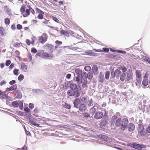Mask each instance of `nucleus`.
I'll list each match as a JSON object with an SVG mask.
<instances>
[{"instance_id":"obj_1","label":"nucleus","mask_w":150,"mask_h":150,"mask_svg":"<svg viewBox=\"0 0 150 150\" xmlns=\"http://www.w3.org/2000/svg\"><path fill=\"white\" fill-rule=\"evenodd\" d=\"M20 11L23 13V16L26 17L30 15L31 12L34 15L35 14L34 10L29 5L27 4L23 5L20 9Z\"/></svg>"},{"instance_id":"obj_2","label":"nucleus","mask_w":150,"mask_h":150,"mask_svg":"<svg viewBox=\"0 0 150 150\" xmlns=\"http://www.w3.org/2000/svg\"><path fill=\"white\" fill-rule=\"evenodd\" d=\"M129 121L127 118H124L121 120V118H118L115 122V125L117 127H120L121 130L124 131L127 127Z\"/></svg>"},{"instance_id":"obj_3","label":"nucleus","mask_w":150,"mask_h":150,"mask_svg":"<svg viewBox=\"0 0 150 150\" xmlns=\"http://www.w3.org/2000/svg\"><path fill=\"white\" fill-rule=\"evenodd\" d=\"M36 56H38L43 59H52L54 58V55L52 53H48L42 51L38 52L36 54Z\"/></svg>"},{"instance_id":"obj_4","label":"nucleus","mask_w":150,"mask_h":150,"mask_svg":"<svg viewBox=\"0 0 150 150\" xmlns=\"http://www.w3.org/2000/svg\"><path fill=\"white\" fill-rule=\"evenodd\" d=\"M81 83H82V86L83 87H86L87 85L88 82L87 79L86 73L85 72L82 73L81 79Z\"/></svg>"},{"instance_id":"obj_5","label":"nucleus","mask_w":150,"mask_h":150,"mask_svg":"<svg viewBox=\"0 0 150 150\" xmlns=\"http://www.w3.org/2000/svg\"><path fill=\"white\" fill-rule=\"evenodd\" d=\"M130 146L132 147L140 150H142V148L144 149L146 147L145 146L143 145L136 143L130 144Z\"/></svg>"},{"instance_id":"obj_6","label":"nucleus","mask_w":150,"mask_h":150,"mask_svg":"<svg viewBox=\"0 0 150 150\" xmlns=\"http://www.w3.org/2000/svg\"><path fill=\"white\" fill-rule=\"evenodd\" d=\"M35 10L36 13L39 14L37 16V18L39 19H43L45 13L38 8H36Z\"/></svg>"},{"instance_id":"obj_7","label":"nucleus","mask_w":150,"mask_h":150,"mask_svg":"<svg viewBox=\"0 0 150 150\" xmlns=\"http://www.w3.org/2000/svg\"><path fill=\"white\" fill-rule=\"evenodd\" d=\"M47 40V37L45 34H43L40 37H39L38 41L42 44L44 43Z\"/></svg>"},{"instance_id":"obj_8","label":"nucleus","mask_w":150,"mask_h":150,"mask_svg":"<svg viewBox=\"0 0 150 150\" xmlns=\"http://www.w3.org/2000/svg\"><path fill=\"white\" fill-rule=\"evenodd\" d=\"M121 74V72L118 69L115 70L114 72H111V76L112 77H114L116 76L117 78H118Z\"/></svg>"},{"instance_id":"obj_9","label":"nucleus","mask_w":150,"mask_h":150,"mask_svg":"<svg viewBox=\"0 0 150 150\" xmlns=\"http://www.w3.org/2000/svg\"><path fill=\"white\" fill-rule=\"evenodd\" d=\"M132 75L133 73L132 70L130 69L128 70L127 71V76L126 81H129L131 79H132Z\"/></svg>"},{"instance_id":"obj_10","label":"nucleus","mask_w":150,"mask_h":150,"mask_svg":"<svg viewBox=\"0 0 150 150\" xmlns=\"http://www.w3.org/2000/svg\"><path fill=\"white\" fill-rule=\"evenodd\" d=\"M103 115V113L102 112L98 111L95 113L94 117L96 119H99L102 117Z\"/></svg>"},{"instance_id":"obj_11","label":"nucleus","mask_w":150,"mask_h":150,"mask_svg":"<svg viewBox=\"0 0 150 150\" xmlns=\"http://www.w3.org/2000/svg\"><path fill=\"white\" fill-rule=\"evenodd\" d=\"M135 127L134 124L130 123L127 126L128 130L129 132H132L135 129Z\"/></svg>"},{"instance_id":"obj_12","label":"nucleus","mask_w":150,"mask_h":150,"mask_svg":"<svg viewBox=\"0 0 150 150\" xmlns=\"http://www.w3.org/2000/svg\"><path fill=\"white\" fill-rule=\"evenodd\" d=\"M8 97L7 95L6 94V91H3L0 90V98L4 99L7 98Z\"/></svg>"},{"instance_id":"obj_13","label":"nucleus","mask_w":150,"mask_h":150,"mask_svg":"<svg viewBox=\"0 0 150 150\" xmlns=\"http://www.w3.org/2000/svg\"><path fill=\"white\" fill-rule=\"evenodd\" d=\"M108 123V121L106 120H104L102 121L100 123L99 125L101 128H104Z\"/></svg>"},{"instance_id":"obj_14","label":"nucleus","mask_w":150,"mask_h":150,"mask_svg":"<svg viewBox=\"0 0 150 150\" xmlns=\"http://www.w3.org/2000/svg\"><path fill=\"white\" fill-rule=\"evenodd\" d=\"M45 47L47 48L48 50L50 51V52L52 53L54 50V46L51 44H46L45 45Z\"/></svg>"},{"instance_id":"obj_15","label":"nucleus","mask_w":150,"mask_h":150,"mask_svg":"<svg viewBox=\"0 0 150 150\" xmlns=\"http://www.w3.org/2000/svg\"><path fill=\"white\" fill-rule=\"evenodd\" d=\"M136 75L137 77L138 78V79H137V80L138 81H139V82H141V80L140 79V78L141 76V73L140 71L137 70L136 71Z\"/></svg>"},{"instance_id":"obj_16","label":"nucleus","mask_w":150,"mask_h":150,"mask_svg":"<svg viewBox=\"0 0 150 150\" xmlns=\"http://www.w3.org/2000/svg\"><path fill=\"white\" fill-rule=\"evenodd\" d=\"M80 100L77 98L76 99L74 102V106L75 107L78 108L79 106V105L80 104Z\"/></svg>"},{"instance_id":"obj_17","label":"nucleus","mask_w":150,"mask_h":150,"mask_svg":"<svg viewBox=\"0 0 150 150\" xmlns=\"http://www.w3.org/2000/svg\"><path fill=\"white\" fill-rule=\"evenodd\" d=\"M103 50H102L101 49H98L96 50L93 49V50H95L96 52H108L109 51V49L107 48L106 47H104L103 48Z\"/></svg>"},{"instance_id":"obj_18","label":"nucleus","mask_w":150,"mask_h":150,"mask_svg":"<svg viewBox=\"0 0 150 150\" xmlns=\"http://www.w3.org/2000/svg\"><path fill=\"white\" fill-rule=\"evenodd\" d=\"M21 69L23 71H25L27 70L28 69L27 65L24 63H22L21 64Z\"/></svg>"},{"instance_id":"obj_19","label":"nucleus","mask_w":150,"mask_h":150,"mask_svg":"<svg viewBox=\"0 0 150 150\" xmlns=\"http://www.w3.org/2000/svg\"><path fill=\"white\" fill-rule=\"evenodd\" d=\"M79 110L81 111H83L86 109L85 104L80 103L79 105Z\"/></svg>"},{"instance_id":"obj_20","label":"nucleus","mask_w":150,"mask_h":150,"mask_svg":"<svg viewBox=\"0 0 150 150\" xmlns=\"http://www.w3.org/2000/svg\"><path fill=\"white\" fill-rule=\"evenodd\" d=\"M29 122L31 124H32L34 125H35V126H36L38 127L40 126L39 124L36 123V120L35 119H30L29 120Z\"/></svg>"},{"instance_id":"obj_21","label":"nucleus","mask_w":150,"mask_h":150,"mask_svg":"<svg viewBox=\"0 0 150 150\" xmlns=\"http://www.w3.org/2000/svg\"><path fill=\"white\" fill-rule=\"evenodd\" d=\"M74 79H75L76 81L78 84L80 85L81 83V79L80 76L75 77Z\"/></svg>"},{"instance_id":"obj_22","label":"nucleus","mask_w":150,"mask_h":150,"mask_svg":"<svg viewBox=\"0 0 150 150\" xmlns=\"http://www.w3.org/2000/svg\"><path fill=\"white\" fill-rule=\"evenodd\" d=\"M75 71L76 72V73L79 76H80L81 75H82V70L81 69H79V68H78V69H76L75 70Z\"/></svg>"},{"instance_id":"obj_23","label":"nucleus","mask_w":150,"mask_h":150,"mask_svg":"<svg viewBox=\"0 0 150 150\" xmlns=\"http://www.w3.org/2000/svg\"><path fill=\"white\" fill-rule=\"evenodd\" d=\"M67 94L70 96H74V91L73 90H69L67 91Z\"/></svg>"},{"instance_id":"obj_24","label":"nucleus","mask_w":150,"mask_h":150,"mask_svg":"<svg viewBox=\"0 0 150 150\" xmlns=\"http://www.w3.org/2000/svg\"><path fill=\"white\" fill-rule=\"evenodd\" d=\"M126 76V75L125 73L124 72L122 73L120 77V80L121 81H124L125 79V78Z\"/></svg>"},{"instance_id":"obj_25","label":"nucleus","mask_w":150,"mask_h":150,"mask_svg":"<svg viewBox=\"0 0 150 150\" xmlns=\"http://www.w3.org/2000/svg\"><path fill=\"white\" fill-rule=\"evenodd\" d=\"M118 69L120 70H122L123 72L126 71L127 70L126 68L124 66H120L118 67Z\"/></svg>"},{"instance_id":"obj_26","label":"nucleus","mask_w":150,"mask_h":150,"mask_svg":"<svg viewBox=\"0 0 150 150\" xmlns=\"http://www.w3.org/2000/svg\"><path fill=\"white\" fill-rule=\"evenodd\" d=\"M87 100V98L86 97H83L80 100V103L86 104V102Z\"/></svg>"},{"instance_id":"obj_27","label":"nucleus","mask_w":150,"mask_h":150,"mask_svg":"<svg viewBox=\"0 0 150 150\" xmlns=\"http://www.w3.org/2000/svg\"><path fill=\"white\" fill-rule=\"evenodd\" d=\"M0 33L2 35H4L5 34L4 32V29L2 26L0 27Z\"/></svg>"},{"instance_id":"obj_28","label":"nucleus","mask_w":150,"mask_h":150,"mask_svg":"<svg viewBox=\"0 0 150 150\" xmlns=\"http://www.w3.org/2000/svg\"><path fill=\"white\" fill-rule=\"evenodd\" d=\"M144 126L142 124H139L138 126V130L139 132L144 130Z\"/></svg>"},{"instance_id":"obj_29","label":"nucleus","mask_w":150,"mask_h":150,"mask_svg":"<svg viewBox=\"0 0 150 150\" xmlns=\"http://www.w3.org/2000/svg\"><path fill=\"white\" fill-rule=\"evenodd\" d=\"M148 83V80L147 79H144L142 81V83L143 85L145 86H146Z\"/></svg>"},{"instance_id":"obj_30","label":"nucleus","mask_w":150,"mask_h":150,"mask_svg":"<svg viewBox=\"0 0 150 150\" xmlns=\"http://www.w3.org/2000/svg\"><path fill=\"white\" fill-rule=\"evenodd\" d=\"M12 105L14 107H17L19 106V103L16 101H14L12 103Z\"/></svg>"},{"instance_id":"obj_31","label":"nucleus","mask_w":150,"mask_h":150,"mask_svg":"<svg viewBox=\"0 0 150 150\" xmlns=\"http://www.w3.org/2000/svg\"><path fill=\"white\" fill-rule=\"evenodd\" d=\"M4 23L6 25H9L10 23V20L8 18H6L4 19Z\"/></svg>"},{"instance_id":"obj_32","label":"nucleus","mask_w":150,"mask_h":150,"mask_svg":"<svg viewBox=\"0 0 150 150\" xmlns=\"http://www.w3.org/2000/svg\"><path fill=\"white\" fill-rule=\"evenodd\" d=\"M74 96L76 98L79 97L80 96V93L79 91H74Z\"/></svg>"},{"instance_id":"obj_33","label":"nucleus","mask_w":150,"mask_h":150,"mask_svg":"<svg viewBox=\"0 0 150 150\" xmlns=\"http://www.w3.org/2000/svg\"><path fill=\"white\" fill-rule=\"evenodd\" d=\"M70 86L72 90L75 89L77 87V85L75 84L72 83L70 84Z\"/></svg>"},{"instance_id":"obj_34","label":"nucleus","mask_w":150,"mask_h":150,"mask_svg":"<svg viewBox=\"0 0 150 150\" xmlns=\"http://www.w3.org/2000/svg\"><path fill=\"white\" fill-rule=\"evenodd\" d=\"M92 78L93 74L90 72L88 73L87 75V78H88V79H91Z\"/></svg>"},{"instance_id":"obj_35","label":"nucleus","mask_w":150,"mask_h":150,"mask_svg":"<svg viewBox=\"0 0 150 150\" xmlns=\"http://www.w3.org/2000/svg\"><path fill=\"white\" fill-rule=\"evenodd\" d=\"M61 33L66 36L69 35V33L68 31H65L64 30H62L61 32Z\"/></svg>"},{"instance_id":"obj_36","label":"nucleus","mask_w":150,"mask_h":150,"mask_svg":"<svg viewBox=\"0 0 150 150\" xmlns=\"http://www.w3.org/2000/svg\"><path fill=\"white\" fill-rule=\"evenodd\" d=\"M87 103L88 105L89 106L93 105V102L92 101V100L91 99L88 100L87 102Z\"/></svg>"},{"instance_id":"obj_37","label":"nucleus","mask_w":150,"mask_h":150,"mask_svg":"<svg viewBox=\"0 0 150 150\" xmlns=\"http://www.w3.org/2000/svg\"><path fill=\"white\" fill-rule=\"evenodd\" d=\"M110 76V71H107L105 74V78L106 79H109Z\"/></svg>"},{"instance_id":"obj_38","label":"nucleus","mask_w":150,"mask_h":150,"mask_svg":"<svg viewBox=\"0 0 150 150\" xmlns=\"http://www.w3.org/2000/svg\"><path fill=\"white\" fill-rule=\"evenodd\" d=\"M24 79V76L20 74L18 77V79L19 81H21Z\"/></svg>"},{"instance_id":"obj_39","label":"nucleus","mask_w":150,"mask_h":150,"mask_svg":"<svg viewBox=\"0 0 150 150\" xmlns=\"http://www.w3.org/2000/svg\"><path fill=\"white\" fill-rule=\"evenodd\" d=\"M19 70L18 69H15L13 71V73L14 74L18 76L19 73L18 72Z\"/></svg>"},{"instance_id":"obj_40","label":"nucleus","mask_w":150,"mask_h":150,"mask_svg":"<svg viewBox=\"0 0 150 150\" xmlns=\"http://www.w3.org/2000/svg\"><path fill=\"white\" fill-rule=\"evenodd\" d=\"M17 85H15L11 86L10 88L11 91H13V90L16 89L17 88Z\"/></svg>"},{"instance_id":"obj_41","label":"nucleus","mask_w":150,"mask_h":150,"mask_svg":"<svg viewBox=\"0 0 150 150\" xmlns=\"http://www.w3.org/2000/svg\"><path fill=\"white\" fill-rule=\"evenodd\" d=\"M64 107L68 109H69L71 108L70 105L67 103H65L64 105Z\"/></svg>"},{"instance_id":"obj_42","label":"nucleus","mask_w":150,"mask_h":150,"mask_svg":"<svg viewBox=\"0 0 150 150\" xmlns=\"http://www.w3.org/2000/svg\"><path fill=\"white\" fill-rule=\"evenodd\" d=\"M32 41L31 42V44L32 45H34L35 44V42L36 40V38L35 37H33L32 38Z\"/></svg>"},{"instance_id":"obj_43","label":"nucleus","mask_w":150,"mask_h":150,"mask_svg":"<svg viewBox=\"0 0 150 150\" xmlns=\"http://www.w3.org/2000/svg\"><path fill=\"white\" fill-rule=\"evenodd\" d=\"M84 69L85 71H88L91 70V67L89 66H86L84 68Z\"/></svg>"},{"instance_id":"obj_44","label":"nucleus","mask_w":150,"mask_h":150,"mask_svg":"<svg viewBox=\"0 0 150 150\" xmlns=\"http://www.w3.org/2000/svg\"><path fill=\"white\" fill-rule=\"evenodd\" d=\"M13 46L15 47H19L20 44L18 42H15L13 44Z\"/></svg>"},{"instance_id":"obj_45","label":"nucleus","mask_w":150,"mask_h":150,"mask_svg":"<svg viewBox=\"0 0 150 150\" xmlns=\"http://www.w3.org/2000/svg\"><path fill=\"white\" fill-rule=\"evenodd\" d=\"M31 52L34 53H36L37 52V50L35 47H33L31 49Z\"/></svg>"},{"instance_id":"obj_46","label":"nucleus","mask_w":150,"mask_h":150,"mask_svg":"<svg viewBox=\"0 0 150 150\" xmlns=\"http://www.w3.org/2000/svg\"><path fill=\"white\" fill-rule=\"evenodd\" d=\"M83 115L84 117L86 118H88V117H90L89 114L87 112H84L83 113Z\"/></svg>"},{"instance_id":"obj_47","label":"nucleus","mask_w":150,"mask_h":150,"mask_svg":"<svg viewBox=\"0 0 150 150\" xmlns=\"http://www.w3.org/2000/svg\"><path fill=\"white\" fill-rule=\"evenodd\" d=\"M28 58L29 60V61H31L32 60V56L30 53L28 54Z\"/></svg>"},{"instance_id":"obj_48","label":"nucleus","mask_w":150,"mask_h":150,"mask_svg":"<svg viewBox=\"0 0 150 150\" xmlns=\"http://www.w3.org/2000/svg\"><path fill=\"white\" fill-rule=\"evenodd\" d=\"M52 18L55 22H56L57 23H59V20L57 18L54 17V16H52Z\"/></svg>"},{"instance_id":"obj_49","label":"nucleus","mask_w":150,"mask_h":150,"mask_svg":"<svg viewBox=\"0 0 150 150\" xmlns=\"http://www.w3.org/2000/svg\"><path fill=\"white\" fill-rule=\"evenodd\" d=\"M112 117V121L114 122L115 120H117L118 117L116 115H114Z\"/></svg>"},{"instance_id":"obj_50","label":"nucleus","mask_w":150,"mask_h":150,"mask_svg":"<svg viewBox=\"0 0 150 150\" xmlns=\"http://www.w3.org/2000/svg\"><path fill=\"white\" fill-rule=\"evenodd\" d=\"M17 28L18 30H21L22 28V26L21 25L18 24L17 25Z\"/></svg>"},{"instance_id":"obj_51","label":"nucleus","mask_w":150,"mask_h":150,"mask_svg":"<svg viewBox=\"0 0 150 150\" xmlns=\"http://www.w3.org/2000/svg\"><path fill=\"white\" fill-rule=\"evenodd\" d=\"M11 63V61L10 60H8L6 61V65L8 66Z\"/></svg>"},{"instance_id":"obj_52","label":"nucleus","mask_w":150,"mask_h":150,"mask_svg":"<svg viewBox=\"0 0 150 150\" xmlns=\"http://www.w3.org/2000/svg\"><path fill=\"white\" fill-rule=\"evenodd\" d=\"M24 128H25V132L26 134L27 135H28L29 136H31V134L30 133V132L29 131H27L26 130V128H25V127H24Z\"/></svg>"},{"instance_id":"obj_53","label":"nucleus","mask_w":150,"mask_h":150,"mask_svg":"<svg viewBox=\"0 0 150 150\" xmlns=\"http://www.w3.org/2000/svg\"><path fill=\"white\" fill-rule=\"evenodd\" d=\"M42 22L45 24H48L49 23V21L45 19V20L42 21Z\"/></svg>"},{"instance_id":"obj_54","label":"nucleus","mask_w":150,"mask_h":150,"mask_svg":"<svg viewBox=\"0 0 150 150\" xmlns=\"http://www.w3.org/2000/svg\"><path fill=\"white\" fill-rule=\"evenodd\" d=\"M29 107L30 109H32L34 107V104L32 103H30L29 104Z\"/></svg>"},{"instance_id":"obj_55","label":"nucleus","mask_w":150,"mask_h":150,"mask_svg":"<svg viewBox=\"0 0 150 150\" xmlns=\"http://www.w3.org/2000/svg\"><path fill=\"white\" fill-rule=\"evenodd\" d=\"M11 28L13 30H15L16 29L15 25L14 24H13L11 26Z\"/></svg>"},{"instance_id":"obj_56","label":"nucleus","mask_w":150,"mask_h":150,"mask_svg":"<svg viewBox=\"0 0 150 150\" xmlns=\"http://www.w3.org/2000/svg\"><path fill=\"white\" fill-rule=\"evenodd\" d=\"M104 79V77H99V81L101 82H102Z\"/></svg>"},{"instance_id":"obj_57","label":"nucleus","mask_w":150,"mask_h":150,"mask_svg":"<svg viewBox=\"0 0 150 150\" xmlns=\"http://www.w3.org/2000/svg\"><path fill=\"white\" fill-rule=\"evenodd\" d=\"M141 136H144L145 135V133L143 132V130H142L139 132Z\"/></svg>"},{"instance_id":"obj_58","label":"nucleus","mask_w":150,"mask_h":150,"mask_svg":"<svg viewBox=\"0 0 150 150\" xmlns=\"http://www.w3.org/2000/svg\"><path fill=\"white\" fill-rule=\"evenodd\" d=\"M16 83V81L14 80H12L9 82V84L11 85H13Z\"/></svg>"},{"instance_id":"obj_59","label":"nucleus","mask_w":150,"mask_h":150,"mask_svg":"<svg viewBox=\"0 0 150 150\" xmlns=\"http://www.w3.org/2000/svg\"><path fill=\"white\" fill-rule=\"evenodd\" d=\"M24 110L25 111L27 112H30V110L28 107L25 108Z\"/></svg>"},{"instance_id":"obj_60","label":"nucleus","mask_w":150,"mask_h":150,"mask_svg":"<svg viewBox=\"0 0 150 150\" xmlns=\"http://www.w3.org/2000/svg\"><path fill=\"white\" fill-rule=\"evenodd\" d=\"M55 43L57 44L60 45L62 44V42L59 40H56L55 41Z\"/></svg>"},{"instance_id":"obj_61","label":"nucleus","mask_w":150,"mask_h":150,"mask_svg":"<svg viewBox=\"0 0 150 150\" xmlns=\"http://www.w3.org/2000/svg\"><path fill=\"white\" fill-rule=\"evenodd\" d=\"M26 43L28 45H30L31 43V42L28 39H27L26 40Z\"/></svg>"},{"instance_id":"obj_62","label":"nucleus","mask_w":150,"mask_h":150,"mask_svg":"<svg viewBox=\"0 0 150 150\" xmlns=\"http://www.w3.org/2000/svg\"><path fill=\"white\" fill-rule=\"evenodd\" d=\"M18 150H27V148L26 146H23L21 149H18Z\"/></svg>"},{"instance_id":"obj_63","label":"nucleus","mask_w":150,"mask_h":150,"mask_svg":"<svg viewBox=\"0 0 150 150\" xmlns=\"http://www.w3.org/2000/svg\"><path fill=\"white\" fill-rule=\"evenodd\" d=\"M6 83V82L5 81H3L1 82L0 83V85L1 86H2L3 84H5Z\"/></svg>"},{"instance_id":"obj_64","label":"nucleus","mask_w":150,"mask_h":150,"mask_svg":"<svg viewBox=\"0 0 150 150\" xmlns=\"http://www.w3.org/2000/svg\"><path fill=\"white\" fill-rule=\"evenodd\" d=\"M146 130L148 132L150 133V124L148 126Z\"/></svg>"}]
</instances>
